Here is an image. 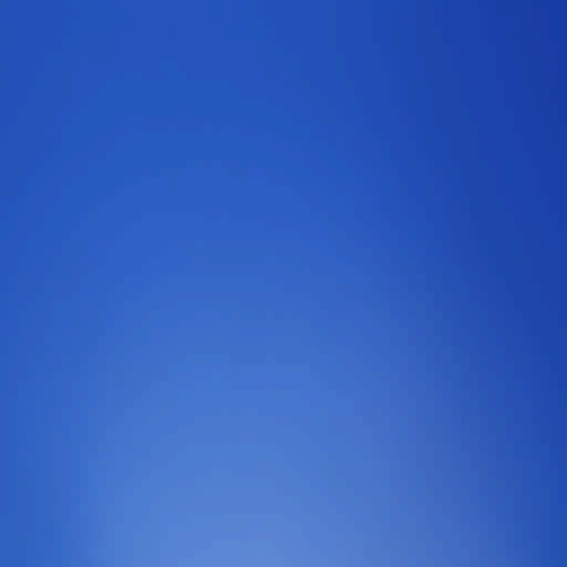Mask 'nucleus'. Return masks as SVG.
<instances>
[{"instance_id": "f257e3e1", "label": "nucleus", "mask_w": 567, "mask_h": 567, "mask_svg": "<svg viewBox=\"0 0 567 567\" xmlns=\"http://www.w3.org/2000/svg\"><path fill=\"white\" fill-rule=\"evenodd\" d=\"M522 328H567V321H522Z\"/></svg>"}]
</instances>
